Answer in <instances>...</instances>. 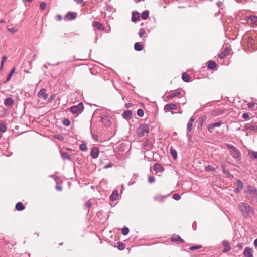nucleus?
<instances>
[{"instance_id": "36", "label": "nucleus", "mask_w": 257, "mask_h": 257, "mask_svg": "<svg viewBox=\"0 0 257 257\" xmlns=\"http://www.w3.org/2000/svg\"><path fill=\"white\" fill-rule=\"evenodd\" d=\"M7 127L4 123H1L0 124V132L4 133L6 131Z\"/></svg>"}, {"instance_id": "25", "label": "nucleus", "mask_w": 257, "mask_h": 257, "mask_svg": "<svg viewBox=\"0 0 257 257\" xmlns=\"http://www.w3.org/2000/svg\"><path fill=\"white\" fill-rule=\"evenodd\" d=\"M16 209L18 211H22L25 209V207L21 202H18L16 204Z\"/></svg>"}, {"instance_id": "34", "label": "nucleus", "mask_w": 257, "mask_h": 257, "mask_svg": "<svg viewBox=\"0 0 257 257\" xmlns=\"http://www.w3.org/2000/svg\"><path fill=\"white\" fill-rule=\"evenodd\" d=\"M237 185L239 189H238V191H239L240 189H242L243 187V184L242 182L240 180H238L237 181Z\"/></svg>"}, {"instance_id": "45", "label": "nucleus", "mask_w": 257, "mask_h": 257, "mask_svg": "<svg viewBox=\"0 0 257 257\" xmlns=\"http://www.w3.org/2000/svg\"><path fill=\"white\" fill-rule=\"evenodd\" d=\"M145 30L143 28H140L139 29V35L140 37H142L145 33Z\"/></svg>"}, {"instance_id": "42", "label": "nucleus", "mask_w": 257, "mask_h": 257, "mask_svg": "<svg viewBox=\"0 0 257 257\" xmlns=\"http://www.w3.org/2000/svg\"><path fill=\"white\" fill-rule=\"evenodd\" d=\"M137 114L139 116L142 117L144 115V111L142 109H139L137 111Z\"/></svg>"}, {"instance_id": "21", "label": "nucleus", "mask_w": 257, "mask_h": 257, "mask_svg": "<svg viewBox=\"0 0 257 257\" xmlns=\"http://www.w3.org/2000/svg\"><path fill=\"white\" fill-rule=\"evenodd\" d=\"M140 15L138 12H133L132 16V21L133 22H136L139 19Z\"/></svg>"}, {"instance_id": "28", "label": "nucleus", "mask_w": 257, "mask_h": 257, "mask_svg": "<svg viewBox=\"0 0 257 257\" xmlns=\"http://www.w3.org/2000/svg\"><path fill=\"white\" fill-rule=\"evenodd\" d=\"M15 68H13L11 70V71H10V72L9 73V74H8V75L7 77V79H6L5 82V83L8 82L11 79V78L13 73L15 72Z\"/></svg>"}, {"instance_id": "38", "label": "nucleus", "mask_w": 257, "mask_h": 257, "mask_svg": "<svg viewBox=\"0 0 257 257\" xmlns=\"http://www.w3.org/2000/svg\"><path fill=\"white\" fill-rule=\"evenodd\" d=\"M79 148L82 151H86L87 150V144L85 143L81 144L79 146Z\"/></svg>"}, {"instance_id": "41", "label": "nucleus", "mask_w": 257, "mask_h": 257, "mask_svg": "<svg viewBox=\"0 0 257 257\" xmlns=\"http://www.w3.org/2000/svg\"><path fill=\"white\" fill-rule=\"evenodd\" d=\"M63 124L65 126H68L70 124V121L68 119H65L63 120Z\"/></svg>"}, {"instance_id": "26", "label": "nucleus", "mask_w": 257, "mask_h": 257, "mask_svg": "<svg viewBox=\"0 0 257 257\" xmlns=\"http://www.w3.org/2000/svg\"><path fill=\"white\" fill-rule=\"evenodd\" d=\"M254 41L253 39L251 37H248L247 40V45L248 47H252L253 46V45L254 44Z\"/></svg>"}, {"instance_id": "63", "label": "nucleus", "mask_w": 257, "mask_h": 257, "mask_svg": "<svg viewBox=\"0 0 257 257\" xmlns=\"http://www.w3.org/2000/svg\"><path fill=\"white\" fill-rule=\"evenodd\" d=\"M3 67H4V65H2V64H1V66H0V70H3Z\"/></svg>"}, {"instance_id": "27", "label": "nucleus", "mask_w": 257, "mask_h": 257, "mask_svg": "<svg viewBox=\"0 0 257 257\" xmlns=\"http://www.w3.org/2000/svg\"><path fill=\"white\" fill-rule=\"evenodd\" d=\"M143 48V45L140 43L137 42L134 45V49L136 51H141Z\"/></svg>"}, {"instance_id": "58", "label": "nucleus", "mask_w": 257, "mask_h": 257, "mask_svg": "<svg viewBox=\"0 0 257 257\" xmlns=\"http://www.w3.org/2000/svg\"><path fill=\"white\" fill-rule=\"evenodd\" d=\"M237 247L239 249H241L243 247V244L242 243H239L237 244Z\"/></svg>"}, {"instance_id": "3", "label": "nucleus", "mask_w": 257, "mask_h": 257, "mask_svg": "<svg viewBox=\"0 0 257 257\" xmlns=\"http://www.w3.org/2000/svg\"><path fill=\"white\" fill-rule=\"evenodd\" d=\"M247 193V196L249 199L257 200V189L254 187L249 186L245 191Z\"/></svg>"}, {"instance_id": "59", "label": "nucleus", "mask_w": 257, "mask_h": 257, "mask_svg": "<svg viewBox=\"0 0 257 257\" xmlns=\"http://www.w3.org/2000/svg\"><path fill=\"white\" fill-rule=\"evenodd\" d=\"M37 58V55H34L32 57V61H34Z\"/></svg>"}, {"instance_id": "40", "label": "nucleus", "mask_w": 257, "mask_h": 257, "mask_svg": "<svg viewBox=\"0 0 257 257\" xmlns=\"http://www.w3.org/2000/svg\"><path fill=\"white\" fill-rule=\"evenodd\" d=\"M128 232H129V229L127 227H124L122 229V234L124 235H126L128 234Z\"/></svg>"}, {"instance_id": "39", "label": "nucleus", "mask_w": 257, "mask_h": 257, "mask_svg": "<svg viewBox=\"0 0 257 257\" xmlns=\"http://www.w3.org/2000/svg\"><path fill=\"white\" fill-rule=\"evenodd\" d=\"M155 181V177L151 175H149L148 176V182L150 183H154Z\"/></svg>"}, {"instance_id": "4", "label": "nucleus", "mask_w": 257, "mask_h": 257, "mask_svg": "<svg viewBox=\"0 0 257 257\" xmlns=\"http://www.w3.org/2000/svg\"><path fill=\"white\" fill-rule=\"evenodd\" d=\"M149 132V126L148 124H142L138 128L137 133L139 137L143 136L145 134H147Z\"/></svg>"}, {"instance_id": "23", "label": "nucleus", "mask_w": 257, "mask_h": 257, "mask_svg": "<svg viewBox=\"0 0 257 257\" xmlns=\"http://www.w3.org/2000/svg\"><path fill=\"white\" fill-rule=\"evenodd\" d=\"M216 67V64L213 61L208 62V68L210 69H213Z\"/></svg>"}, {"instance_id": "5", "label": "nucleus", "mask_w": 257, "mask_h": 257, "mask_svg": "<svg viewBox=\"0 0 257 257\" xmlns=\"http://www.w3.org/2000/svg\"><path fill=\"white\" fill-rule=\"evenodd\" d=\"M101 121L106 126H109L111 125V117L109 114L106 112L100 114Z\"/></svg>"}, {"instance_id": "46", "label": "nucleus", "mask_w": 257, "mask_h": 257, "mask_svg": "<svg viewBox=\"0 0 257 257\" xmlns=\"http://www.w3.org/2000/svg\"><path fill=\"white\" fill-rule=\"evenodd\" d=\"M8 30L12 33H14L17 32V29L15 27H12L11 28H8Z\"/></svg>"}, {"instance_id": "43", "label": "nucleus", "mask_w": 257, "mask_h": 257, "mask_svg": "<svg viewBox=\"0 0 257 257\" xmlns=\"http://www.w3.org/2000/svg\"><path fill=\"white\" fill-rule=\"evenodd\" d=\"M172 197L176 200H179L180 199V196L177 193L174 194L172 196Z\"/></svg>"}, {"instance_id": "32", "label": "nucleus", "mask_w": 257, "mask_h": 257, "mask_svg": "<svg viewBox=\"0 0 257 257\" xmlns=\"http://www.w3.org/2000/svg\"><path fill=\"white\" fill-rule=\"evenodd\" d=\"M248 19L252 24H255L257 22V17L255 16H250Z\"/></svg>"}, {"instance_id": "57", "label": "nucleus", "mask_w": 257, "mask_h": 257, "mask_svg": "<svg viewBox=\"0 0 257 257\" xmlns=\"http://www.w3.org/2000/svg\"><path fill=\"white\" fill-rule=\"evenodd\" d=\"M56 189L58 191H61L62 189V187L60 186H56Z\"/></svg>"}, {"instance_id": "53", "label": "nucleus", "mask_w": 257, "mask_h": 257, "mask_svg": "<svg viewBox=\"0 0 257 257\" xmlns=\"http://www.w3.org/2000/svg\"><path fill=\"white\" fill-rule=\"evenodd\" d=\"M119 246H118V248L120 249V250H123L124 249V246H123V244L121 242H119Z\"/></svg>"}, {"instance_id": "48", "label": "nucleus", "mask_w": 257, "mask_h": 257, "mask_svg": "<svg viewBox=\"0 0 257 257\" xmlns=\"http://www.w3.org/2000/svg\"><path fill=\"white\" fill-rule=\"evenodd\" d=\"M255 105V103H252V102H250V103H248V107L249 108L253 109Z\"/></svg>"}, {"instance_id": "55", "label": "nucleus", "mask_w": 257, "mask_h": 257, "mask_svg": "<svg viewBox=\"0 0 257 257\" xmlns=\"http://www.w3.org/2000/svg\"><path fill=\"white\" fill-rule=\"evenodd\" d=\"M85 205L87 207L89 208L91 206V203L90 201H87Z\"/></svg>"}, {"instance_id": "24", "label": "nucleus", "mask_w": 257, "mask_h": 257, "mask_svg": "<svg viewBox=\"0 0 257 257\" xmlns=\"http://www.w3.org/2000/svg\"><path fill=\"white\" fill-rule=\"evenodd\" d=\"M61 155L63 159L71 160V156L66 152L61 153Z\"/></svg>"}, {"instance_id": "62", "label": "nucleus", "mask_w": 257, "mask_h": 257, "mask_svg": "<svg viewBox=\"0 0 257 257\" xmlns=\"http://www.w3.org/2000/svg\"><path fill=\"white\" fill-rule=\"evenodd\" d=\"M217 5L219 6L220 5H222V2H220V1H218L217 3Z\"/></svg>"}, {"instance_id": "7", "label": "nucleus", "mask_w": 257, "mask_h": 257, "mask_svg": "<svg viewBox=\"0 0 257 257\" xmlns=\"http://www.w3.org/2000/svg\"><path fill=\"white\" fill-rule=\"evenodd\" d=\"M38 96L43 100H46L48 97V94L46 93V89H41L38 93Z\"/></svg>"}, {"instance_id": "19", "label": "nucleus", "mask_w": 257, "mask_h": 257, "mask_svg": "<svg viewBox=\"0 0 257 257\" xmlns=\"http://www.w3.org/2000/svg\"><path fill=\"white\" fill-rule=\"evenodd\" d=\"M230 50L226 47L223 51V52L219 54V57L221 59H223L226 56L228 55L229 54Z\"/></svg>"}, {"instance_id": "56", "label": "nucleus", "mask_w": 257, "mask_h": 257, "mask_svg": "<svg viewBox=\"0 0 257 257\" xmlns=\"http://www.w3.org/2000/svg\"><path fill=\"white\" fill-rule=\"evenodd\" d=\"M62 16L60 15H57L56 16V20L58 21H61L62 20Z\"/></svg>"}, {"instance_id": "30", "label": "nucleus", "mask_w": 257, "mask_h": 257, "mask_svg": "<svg viewBox=\"0 0 257 257\" xmlns=\"http://www.w3.org/2000/svg\"><path fill=\"white\" fill-rule=\"evenodd\" d=\"M93 26L95 28H96L98 30H103L102 25L99 22H96L94 23Z\"/></svg>"}, {"instance_id": "17", "label": "nucleus", "mask_w": 257, "mask_h": 257, "mask_svg": "<svg viewBox=\"0 0 257 257\" xmlns=\"http://www.w3.org/2000/svg\"><path fill=\"white\" fill-rule=\"evenodd\" d=\"M171 240L172 241H178L181 243H184V240L181 238L180 236L178 235H173L171 238Z\"/></svg>"}, {"instance_id": "50", "label": "nucleus", "mask_w": 257, "mask_h": 257, "mask_svg": "<svg viewBox=\"0 0 257 257\" xmlns=\"http://www.w3.org/2000/svg\"><path fill=\"white\" fill-rule=\"evenodd\" d=\"M242 117L245 119H247L249 118V115L248 113H244L242 115Z\"/></svg>"}, {"instance_id": "35", "label": "nucleus", "mask_w": 257, "mask_h": 257, "mask_svg": "<svg viewBox=\"0 0 257 257\" xmlns=\"http://www.w3.org/2000/svg\"><path fill=\"white\" fill-rule=\"evenodd\" d=\"M165 198V196H160L159 195H156L154 197V199L157 201H163Z\"/></svg>"}, {"instance_id": "47", "label": "nucleus", "mask_w": 257, "mask_h": 257, "mask_svg": "<svg viewBox=\"0 0 257 257\" xmlns=\"http://www.w3.org/2000/svg\"><path fill=\"white\" fill-rule=\"evenodd\" d=\"M201 247V245H195V246H193L192 247H190L189 249L190 250H195V249H199Z\"/></svg>"}, {"instance_id": "22", "label": "nucleus", "mask_w": 257, "mask_h": 257, "mask_svg": "<svg viewBox=\"0 0 257 257\" xmlns=\"http://www.w3.org/2000/svg\"><path fill=\"white\" fill-rule=\"evenodd\" d=\"M194 121V118L193 117H191L189 120V122H188V124H187V130L189 131H190L192 128V124L193 123V122Z\"/></svg>"}, {"instance_id": "29", "label": "nucleus", "mask_w": 257, "mask_h": 257, "mask_svg": "<svg viewBox=\"0 0 257 257\" xmlns=\"http://www.w3.org/2000/svg\"><path fill=\"white\" fill-rule=\"evenodd\" d=\"M149 12L148 10L143 11L141 14V17L143 19L146 20L149 16Z\"/></svg>"}, {"instance_id": "31", "label": "nucleus", "mask_w": 257, "mask_h": 257, "mask_svg": "<svg viewBox=\"0 0 257 257\" xmlns=\"http://www.w3.org/2000/svg\"><path fill=\"white\" fill-rule=\"evenodd\" d=\"M182 78L183 80L186 82H188L190 80L189 75L185 74V73H184L182 74Z\"/></svg>"}, {"instance_id": "64", "label": "nucleus", "mask_w": 257, "mask_h": 257, "mask_svg": "<svg viewBox=\"0 0 257 257\" xmlns=\"http://www.w3.org/2000/svg\"><path fill=\"white\" fill-rule=\"evenodd\" d=\"M44 67L45 68H47V67L46 66H45V65H44Z\"/></svg>"}, {"instance_id": "60", "label": "nucleus", "mask_w": 257, "mask_h": 257, "mask_svg": "<svg viewBox=\"0 0 257 257\" xmlns=\"http://www.w3.org/2000/svg\"><path fill=\"white\" fill-rule=\"evenodd\" d=\"M75 1H76L77 3L81 4L83 2V0H74Z\"/></svg>"}, {"instance_id": "13", "label": "nucleus", "mask_w": 257, "mask_h": 257, "mask_svg": "<svg viewBox=\"0 0 257 257\" xmlns=\"http://www.w3.org/2000/svg\"><path fill=\"white\" fill-rule=\"evenodd\" d=\"M243 255L245 257H252V249L250 247H246L244 250Z\"/></svg>"}, {"instance_id": "49", "label": "nucleus", "mask_w": 257, "mask_h": 257, "mask_svg": "<svg viewBox=\"0 0 257 257\" xmlns=\"http://www.w3.org/2000/svg\"><path fill=\"white\" fill-rule=\"evenodd\" d=\"M55 98V95H51L48 99V103H51Z\"/></svg>"}, {"instance_id": "16", "label": "nucleus", "mask_w": 257, "mask_h": 257, "mask_svg": "<svg viewBox=\"0 0 257 257\" xmlns=\"http://www.w3.org/2000/svg\"><path fill=\"white\" fill-rule=\"evenodd\" d=\"M179 95H180V92L179 91H175L168 95L167 98L171 99L174 97L178 96Z\"/></svg>"}, {"instance_id": "61", "label": "nucleus", "mask_w": 257, "mask_h": 257, "mask_svg": "<svg viewBox=\"0 0 257 257\" xmlns=\"http://www.w3.org/2000/svg\"><path fill=\"white\" fill-rule=\"evenodd\" d=\"M254 244L255 246L257 247V239H255V240L254 241Z\"/></svg>"}, {"instance_id": "37", "label": "nucleus", "mask_w": 257, "mask_h": 257, "mask_svg": "<svg viewBox=\"0 0 257 257\" xmlns=\"http://www.w3.org/2000/svg\"><path fill=\"white\" fill-rule=\"evenodd\" d=\"M249 154L251 155L252 158L257 159V152L251 151H249Z\"/></svg>"}, {"instance_id": "51", "label": "nucleus", "mask_w": 257, "mask_h": 257, "mask_svg": "<svg viewBox=\"0 0 257 257\" xmlns=\"http://www.w3.org/2000/svg\"><path fill=\"white\" fill-rule=\"evenodd\" d=\"M206 169L207 171H212L214 170V168H213L211 166L208 165L207 167H206Z\"/></svg>"}, {"instance_id": "12", "label": "nucleus", "mask_w": 257, "mask_h": 257, "mask_svg": "<svg viewBox=\"0 0 257 257\" xmlns=\"http://www.w3.org/2000/svg\"><path fill=\"white\" fill-rule=\"evenodd\" d=\"M153 169L156 173L158 172H162L164 170L162 166L159 163H155L153 166Z\"/></svg>"}, {"instance_id": "14", "label": "nucleus", "mask_w": 257, "mask_h": 257, "mask_svg": "<svg viewBox=\"0 0 257 257\" xmlns=\"http://www.w3.org/2000/svg\"><path fill=\"white\" fill-rule=\"evenodd\" d=\"M221 124H222V122L221 121H219V122H215V123H212V124H210L208 126V128L209 131L210 132H212V130L215 127H219L221 125Z\"/></svg>"}, {"instance_id": "2", "label": "nucleus", "mask_w": 257, "mask_h": 257, "mask_svg": "<svg viewBox=\"0 0 257 257\" xmlns=\"http://www.w3.org/2000/svg\"><path fill=\"white\" fill-rule=\"evenodd\" d=\"M226 147L229 150L230 154L233 158L237 160H239L240 159L241 153L237 148L233 145L229 144H226Z\"/></svg>"}, {"instance_id": "10", "label": "nucleus", "mask_w": 257, "mask_h": 257, "mask_svg": "<svg viewBox=\"0 0 257 257\" xmlns=\"http://www.w3.org/2000/svg\"><path fill=\"white\" fill-rule=\"evenodd\" d=\"M77 14L74 12H68L65 17V19L67 20H72L75 19L76 17Z\"/></svg>"}, {"instance_id": "44", "label": "nucleus", "mask_w": 257, "mask_h": 257, "mask_svg": "<svg viewBox=\"0 0 257 257\" xmlns=\"http://www.w3.org/2000/svg\"><path fill=\"white\" fill-rule=\"evenodd\" d=\"M40 8L42 10H44L46 8V4L45 2H42L41 3L40 5Z\"/></svg>"}, {"instance_id": "18", "label": "nucleus", "mask_w": 257, "mask_h": 257, "mask_svg": "<svg viewBox=\"0 0 257 257\" xmlns=\"http://www.w3.org/2000/svg\"><path fill=\"white\" fill-rule=\"evenodd\" d=\"M4 105L6 106H11L14 103V100L12 98L9 97L4 100Z\"/></svg>"}, {"instance_id": "6", "label": "nucleus", "mask_w": 257, "mask_h": 257, "mask_svg": "<svg viewBox=\"0 0 257 257\" xmlns=\"http://www.w3.org/2000/svg\"><path fill=\"white\" fill-rule=\"evenodd\" d=\"M84 109V106L82 103H79L77 105L72 106L70 108V111L73 114L81 113Z\"/></svg>"}, {"instance_id": "8", "label": "nucleus", "mask_w": 257, "mask_h": 257, "mask_svg": "<svg viewBox=\"0 0 257 257\" xmlns=\"http://www.w3.org/2000/svg\"><path fill=\"white\" fill-rule=\"evenodd\" d=\"M222 245L224 247V249L223 250V252L224 253L228 252L231 250V246L230 245L229 242L227 240L223 241Z\"/></svg>"}, {"instance_id": "9", "label": "nucleus", "mask_w": 257, "mask_h": 257, "mask_svg": "<svg viewBox=\"0 0 257 257\" xmlns=\"http://www.w3.org/2000/svg\"><path fill=\"white\" fill-rule=\"evenodd\" d=\"M99 153V149H98V148L93 147L91 149L90 155H91V156L93 158L96 159L98 156Z\"/></svg>"}, {"instance_id": "54", "label": "nucleus", "mask_w": 257, "mask_h": 257, "mask_svg": "<svg viewBox=\"0 0 257 257\" xmlns=\"http://www.w3.org/2000/svg\"><path fill=\"white\" fill-rule=\"evenodd\" d=\"M2 61H1V64H2V65H4L5 61L7 60V57L6 56H3L2 57Z\"/></svg>"}, {"instance_id": "15", "label": "nucleus", "mask_w": 257, "mask_h": 257, "mask_svg": "<svg viewBox=\"0 0 257 257\" xmlns=\"http://www.w3.org/2000/svg\"><path fill=\"white\" fill-rule=\"evenodd\" d=\"M118 191L117 190H114L110 197V200L112 201H116L118 199Z\"/></svg>"}, {"instance_id": "20", "label": "nucleus", "mask_w": 257, "mask_h": 257, "mask_svg": "<svg viewBox=\"0 0 257 257\" xmlns=\"http://www.w3.org/2000/svg\"><path fill=\"white\" fill-rule=\"evenodd\" d=\"M132 113L130 110H126L122 114L123 117L127 119H129L132 117Z\"/></svg>"}, {"instance_id": "33", "label": "nucleus", "mask_w": 257, "mask_h": 257, "mask_svg": "<svg viewBox=\"0 0 257 257\" xmlns=\"http://www.w3.org/2000/svg\"><path fill=\"white\" fill-rule=\"evenodd\" d=\"M170 153L171 155L172 156L173 158L174 159H176L177 157V154L176 151L173 149L172 148H171L170 149Z\"/></svg>"}, {"instance_id": "11", "label": "nucleus", "mask_w": 257, "mask_h": 257, "mask_svg": "<svg viewBox=\"0 0 257 257\" xmlns=\"http://www.w3.org/2000/svg\"><path fill=\"white\" fill-rule=\"evenodd\" d=\"M177 105L176 104H167L164 107L165 111H170L172 110H176Z\"/></svg>"}, {"instance_id": "52", "label": "nucleus", "mask_w": 257, "mask_h": 257, "mask_svg": "<svg viewBox=\"0 0 257 257\" xmlns=\"http://www.w3.org/2000/svg\"><path fill=\"white\" fill-rule=\"evenodd\" d=\"M112 166V164L110 162L109 164H108L107 165H105L104 167H103V168L104 169H107L108 168H110Z\"/></svg>"}, {"instance_id": "1", "label": "nucleus", "mask_w": 257, "mask_h": 257, "mask_svg": "<svg viewBox=\"0 0 257 257\" xmlns=\"http://www.w3.org/2000/svg\"><path fill=\"white\" fill-rule=\"evenodd\" d=\"M238 207L245 218L251 217L254 214L253 209L247 203L241 202L239 204Z\"/></svg>"}]
</instances>
